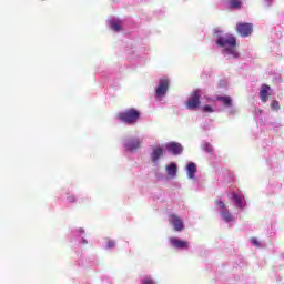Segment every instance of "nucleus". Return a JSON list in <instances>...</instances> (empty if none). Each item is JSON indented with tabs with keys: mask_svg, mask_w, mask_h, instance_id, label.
<instances>
[{
	"mask_svg": "<svg viewBox=\"0 0 284 284\" xmlns=\"http://www.w3.org/2000/svg\"><path fill=\"white\" fill-rule=\"evenodd\" d=\"M216 45H219V48H224L223 52L230 54L232 59L241 58V53H239V50H236V37H234V34H226L224 37H220L216 40Z\"/></svg>",
	"mask_w": 284,
	"mask_h": 284,
	"instance_id": "nucleus-1",
	"label": "nucleus"
},
{
	"mask_svg": "<svg viewBox=\"0 0 284 284\" xmlns=\"http://www.w3.org/2000/svg\"><path fill=\"white\" fill-rule=\"evenodd\" d=\"M116 119L126 125H134L141 119V111L136 109H129L116 114Z\"/></svg>",
	"mask_w": 284,
	"mask_h": 284,
	"instance_id": "nucleus-2",
	"label": "nucleus"
},
{
	"mask_svg": "<svg viewBox=\"0 0 284 284\" xmlns=\"http://www.w3.org/2000/svg\"><path fill=\"white\" fill-rule=\"evenodd\" d=\"M236 32L243 38L251 37L252 32H254V24L250 22H237Z\"/></svg>",
	"mask_w": 284,
	"mask_h": 284,
	"instance_id": "nucleus-3",
	"label": "nucleus"
},
{
	"mask_svg": "<svg viewBox=\"0 0 284 284\" xmlns=\"http://www.w3.org/2000/svg\"><path fill=\"white\" fill-rule=\"evenodd\" d=\"M170 90V79L162 78L159 81L158 88L155 89V97L156 99H163L168 91Z\"/></svg>",
	"mask_w": 284,
	"mask_h": 284,
	"instance_id": "nucleus-4",
	"label": "nucleus"
},
{
	"mask_svg": "<svg viewBox=\"0 0 284 284\" xmlns=\"http://www.w3.org/2000/svg\"><path fill=\"white\" fill-rule=\"evenodd\" d=\"M201 105V91L200 89L193 91L186 101V108L189 110H196Z\"/></svg>",
	"mask_w": 284,
	"mask_h": 284,
	"instance_id": "nucleus-5",
	"label": "nucleus"
},
{
	"mask_svg": "<svg viewBox=\"0 0 284 284\" xmlns=\"http://www.w3.org/2000/svg\"><path fill=\"white\" fill-rule=\"evenodd\" d=\"M169 223L173 225L175 232H183L185 225L183 224V220L179 215L171 214L169 215Z\"/></svg>",
	"mask_w": 284,
	"mask_h": 284,
	"instance_id": "nucleus-6",
	"label": "nucleus"
},
{
	"mask_svg": "<svg viewBox=\"0 0 284 284\" xmlns=\"http://www.w3.org/2000/svg\"><path fill=\"white\" fill-rule=\"evenodd\" d=\"M170 243L172 247H175V250H189L190 248V242L185 240H181L179 237H171Z\"/></svg>",
	"mask_w": 284,
	"mask_h": 284,
	"instance_id": "nucleus-7",
	"label": "nucleus"
},
{
	"mask_svg": "<svg viewBox=\"0 0 284 284\" xmlns=\"http://www.w3.org/2000/svg\"><path fill=\"white\" fill-rule=\"evenodd\" d=\"M270 97H272V87L268 84H262L260 89V99L262 103H267V101H270Z\"/></svg>",
	"mask_w": 284,
	"mask_h": 284,
	"instance_id": "nucleus-8",
	"label": "nucleus"
},
{
	"mask_svg": "<svg viewBox=\"0 0 284 284\" xmlns=\"http://www.w3.org/2000/svg\"><path fill=\"white\" fill-rule=\"evenodd\" d=\"M166 150L169 152V154H181V152H183V146H181V144L179 143H171L169 145H166Z\"/></svg>",
	"mask_w": 284,
	"mask_h": 284,
	"instance_id": "nucleus-9",
	"label": "nucleus"
},
{
	"mask_svg": "<svg viewBox=\"0 0 284 284\" xmlns=\"http://www.w3.org/2000/svg\"><path fill=\"white\" fill-rule=\"evenodd\" d=\"M233 201L240 210L245 207V197L242 194L233 193Z\"/></svg>",
	"mask_w": 284,
	"mask_h": 284,
	"instance_id": "nucleus-10",
	"label": "nucleus"
},
{
	"mask_svg": "<svg viewBox=\"0 0 284 284\" xmlns=\"http://www.w3.org/2000/svg\"><path fill=\"white\" fill-rule=\"evenodd\" d=\"M163 156V148L158 146L156 149L153 150V152L151 153V160L153 163H156V161H159V159Z\"/></svg>",
	"mask_w": 284,
	"mask_h": 284,
	"instance_id": "nucleus-11",
	"label": "nucleus"
},
{
	"mask_svg": "<svg viewBox=\"0 0 284 284\" xmlns=\"http://www.w3.org/2000/svg\"><path fill=\"white\" fill-rule=\"evenodd\" d=\"M186 172H187L189 179H194V174H196V164L194 162H190L186 165Z\"/></svg>",
	"mask_w": 284,
	"mask_h": 284,
	"instance_id": "nucleus-12",
	"label": "nucleus"
},
{
	"mask_svg": "<svg viewBox=\"0 0 284 284\" xmlns=\"http://www.w3.org/2000/svg\"><path fill=\"white\" fill-rule=\"evenodd\" d=\"M221 216H222L223 221H225V223H232V221H234L232 213H230V211L227 209L221 211Z\"/></svg>",
	"mask_w": 284,
	"mask_h": 284,
	"instance_id": "nucleus-13",
	"label": "nucleus"
},
{
	"mask_svg": "<svg viewBox=\"0 0 284 284\" xmlns=\"http://www.w3.org/2000/svg\"><path fill=\"white\" fill-rule=\"evenodd\" d=\"M141 145L139 143H125L124 144V150L128 152H136Z\"/></svg>",
	"mask_w": 284,
	"mask_h": 284,
	"instance_id": "nucleus-14",
	"label": "nucleus"
},
{
	"mask_svg": "<svg viewBox=\"0 0 284 284\" xmlns=\"http://www.w3.org/2000/svg\"><path fill=\"white\" fill-rule=\"evenodd\" d=\"M217 101H221L226 108H232V98L230 95L217 97Z\"/></svg>",
	"mask_w": 284,
	"mask_h": 284,
	"instance_id": "nucleus-15",
	"label": "nucleus"
},
{
	"mask_svg": "<svg viewBox=\"0 0 284 284\" xmlns=\"http://www.w3.org/2000/svg\"><path fill=\"white\" fill-rule=\"evenodd\" d=\"M166 172L169 176H176V164L174 163L169 164L166 168Z\"/></svg>",
	"mask_w": 284,
	"mask_h": 284,
	"instance_id": "nucleus-16",
	"label": "nucleus"
},
{
	"mask_svg": "<svg viewBox=\"0 0 284 284\" xmlns=\"http://www.w3.org/2000/svg\"><path fill=\"white\" fill-rule=\"evenodd\" d=\"M111 28H112V30H114V32H119L121 30V22L112 21L111 22Z\"/></svg>",
	"mask_w": 284,
	"mask_h": 284,
	"instance_id": "nucleus-17",
	"label": "nucleus"
},
{
	"mask_svg": "<svg viewBox=\"0 0 284 284\" xmlns=\"http://www.w3.org/2000/svg\"><path fill=\"white\" fill-rule=\"evenodd\" d=\"M271 109H272L273 111H278V110H281V103H278L277 100H273L272 103H271Z\"/></svg>",
	"mask_w": 284,
	"mask_h": 284,
	"instance_id": "nucleus-18",
	"label": "nucleus"
},
{
	"mask_svg": "<svg viewBox=\"0 0 284 284\" xmlns=\"http://www.w3.org/2000/svg\"><path fill=\"white\" fill-rule=\"evenodd\" d=\"M231 8H241V0H230Z\"/></svg>",
	"mask_w": 284,
	"mask_h": 284,
	"instance_id": "nucleus-19",
	"label": "nucleus"
},
{
	"mask_svg": "<svg viewBox=\"0 0 284 284\" xmlns=\"http://www.w3.org/2000/svg\"><path fill=\"white\" fill-rule=\"evenodd\" d=\"M215 205H217V207H220V210H227L226 209V205H225V202L221 201V200H217L215 201Z\"/></svg>",
	"mask_w": 284,
	"mask_h": 284,
	"instance_id": "nucleus-20",
	"label": "nucleus"
},
{
	"mask_svg": "<svg viewBox=\"0 0 284 284\" xmlns=\"http://www.w3.org/2000/svg\"><path fill=\"white\" fill-rule=\"evenodd\" d=\"M251 245H254V247H261V242H258V239L251 237Z\"/></svg>",
	"mask_w": 284,
	"mask_h": 284,
	"instance_id": "nucleus-21",
	"label": "nucleus"
},
{
	"mask_svg": "<svg viewBox=\"0 0 284 284\" xmlns=\"http://www.w3.org/2000/svg\"><path fill=\"white\" fill-rule=\"evenodd\" d=\"M115 245H116V243L114 242V240H109L108 243H106L108 250L114 247Z\"/></svg>",
	"mask_w": 284,
	"mask_h": 284,
	"instance_id": "nucleus-22",
	"label": "nucleus"
},
{
	"mask_svg": "<svg viewBox=\"0 0 284 284\" xmlns=\"http://www.w3.org/2000/svg\"><path fill=\"white\" fill-rule=\"evenodd\" d=\"M203 112L212 113V112H214V109H212L211 105H205V106H203Z\"/></svg>",
	"mask_w": 284,
	"mask_h": 284,
	"instance_id": "nucleus-23",
	"label": "nucleus"
},
{
	"mask_svg": "<svg viewBox=\"0 0 284 284\" xmlns=\"http://www.w3.org/2000/svg\"><path fill=\"white\" fill-rule=\"evenodd\" d=\"M203 150H205L206 152H212V145L211 144H204Z\"/></svg>",
	"mask_w": 284,
	"mask_h": 284,
	"instance_id": "nucleus-24",
	"label": "nucleus"
},
{
	"mask_svg": "<svg viewBox=\"0 0 284 284\" xmlns=\"http://www.w3.org/2000/svg\"><path fill=\"white\" fill-rule=\"evenodd\" d=\"M68 201H69V203H74V201H77V199L74 197V195H70V196H68Z\"/></svg>",
	"mask_w": 284,
	"mask_h": 284,
	"instance_id": "nucleus-25",
	"label": "nucleus"
},
{
	"mask_svg": "<svg viewBox=\"0 0 284 284\" xmlns=\"http://www.w3.org/2000/svg\"><path fill=\"white\" fill-rule=\"evenodd\" d=\"M143 284H154V281L146 278L143 281Z\"/></svg>",
	"mask_w": 284,
	"mask_h": 284,
	"instance_id": "nucleus-26",
	"label": "nucleus"
},
{
	"mask_svg": "<svg viewBox=\"0 0 284 284\" xmlns=\"http://www.w3.org/2000/svg\"><path fill=\"white\" fill-rule=\"evenodd\" d=\"M83 243L87 245V243H88V240H83Z\"/></svg>",
	"mask_w": 284,
	"mask_h": 284,
	"instance_id": "nucleus-27",
	"label": "nucleus"
}]
</instances>
